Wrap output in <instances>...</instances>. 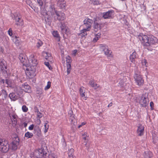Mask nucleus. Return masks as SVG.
Returning <instances> with one entry per match:
<instances>
[{"instance_id": "nucleus-1", "label": "nucleus", "mask_w": 158, "mask_h": 158, "mask_svg": "<svg viewBox=\"0 0 158 158\" xmlns=\"http://www.w3.org/2000/svg\"><path fill=\"white\" fill-rule=\"evenodd\" d=\"M28 65L27 67L26 73L30 78H31L35 75V67L38 63L37 60L35 57L34 55L31 53L28 59Z\"/></svg>"}, {"instance_id": "nucleus-2", "label": "nucleus", "mask_w": 158, "mask_h": 158, "mask_svg": "<svg viewBox=\"0 0 158 158\" xmlns=\"http://www.w3.org/2000/svg\"><path fill=\"white\" fill-rule=\"evenodd\" d=\"M49 11L52 15H54L55 20L59 21L63 20L65 18V15L64 13L59 11L56 10L53 5H51L49 7Z\"/></svg>"}, {"instance_id": "nucleus-3", "label": "nucleus", "mask_w": 158, "mask_h": 158, "mask_svg": "<svg viewBox=\"0 0 158 158\" xmlns=\"http://www.w3.org/2000/svg\"><path fill=\"white\" fill-rule=\"evenodd\" d=\"M0 151L3 152H6L8 151V141L6 139L0 138Z\"/></svg>"}, {"instance_id": "nucleus-4", "label": "nucleus", "mask_w": 158, "mask_h": 158, "mask_svg": "<svg viewBox=\"0 0 158 158\" xmlns=\"http://www.w3.org/2000/svg\"><path fill=\"white\" fill-rule=\"evenodd\" d=\"M137 100L139 101L140 104L142 106H146L149 102L148 95L146 94H143L141 97H139Z\"/></svg>"}, {"instance_id": "nucleus-5", "label": "nucleus", "mask_w": 158, "mask_h": 158, "mask_svg": "<svg viewBox=\"0 0 158 158\" xmlns=\"http://www.w3.org/2000/svg\"><path fill=\"white\" fill-rule=\"evenodd\" d=\"M19 138H16L10 144H8V150L9 149L13 151L16 150L17 149L18 146L19 144Z\"/></svg>"}, {"instance_id": "nucleus-6", "label": "nucleus", "mask_w": 158, "mask_h": 158, "mask_svg": "<svg viewBox=\"0 0 158 158\" xmlns=\"http://www.w3.org/2000/svg\"><path fill=\"white\" fill-rule=\"evenodd\" d=\"M138 38L142 43L144 46H149V44L148 43V37L143 34H140L138 35Z\"/></svg>"}, {"instance_id": "nucleus-7", "label": "nucleus", "mask_w": 158, "mask_h": 158, "mask_svg": "<svg viewBox=\"0 0 158 158\" xmlns=\"http://www.w3.org/2000/svg\"><path fill=\"white\" fill-rule=\"evenodd\" d=\"M135 82L139 86L143 85L144 80L142 76L139 73H135L134 76Z\"/></svg>"}, {"instance_id": "nucleus-8", "label": "nucleus", "mask_w": 158, "mask_h": 158, "mask_svg": "<svg viewBox=\"0 0 158 158\" xmlns=\"http://www.w3.org/2000/svg\"><path fill=\"white\" fill-rule=\"evenodd\" d=\"M14 19L15 20V24L18 26L22 27L23 25V21L21 19V16L19 13L15 14L14 15Z\"/></svg>"}, {"instance_id": "nucleus-9", "label": "nucleus", "mask_w": 158, "mask_h": 158, "mask_svg": "<svg viewBox=\"0 0 158 158\" xmlns=\"http://www.w3.org/2000/svg\"><path fill=\"white\" fill-rule=\"evenodd\" d=\"M35 155L38 158H46L48 153L44 152L43 149H39L35 153Z\"/></svg>"}, {"instance_id": "nucleus-10", "label": "nucleus", "mask_w": 158, "mask_h": 158, "mask_svg": "<svg viewBox=\"0 0 158 158\" xmlns=\"http://www.w3.org/2000/svg\"><path fill=\"white\" fill-rule=\"evenodd\" d=\"M19 58L23 65L27 67L28 64L27 63L28 58L26 55L24 53H21L19 54Z\"/></svg>"}, {"instance_id": "nucleus-11", "label": "nucleus", "mask_w": 158, "mask_h": 158, "mask_svg": "<svg viewBox=\"0 0 158 158\" xmlns=\"http://www.w3.org/2000/svg\"><path fill=\"white\" fill-rule=\"evenodd\" d=\"M84 26L86 27L87 30H90L93 21L88 18H86L84 21Z\"/></svg>"}, {"instance_id": "nucleus-12", "label": "nucleus", "mask_w": 158, "mask_h": 158, "mask_svg": "<svg viewBox=\"0 0 158 158\" xmlns=\"http://www.w3.org/2000/svg\"><path fill=\"white\" fill-rule=\"evenodd\" d=\"M66 59L67 67V72L68 74H69L70 73L71 69V63L72 60L71 57L69 56H68L66 57Z\"/></svg>"}, {"instance_id": "nucleus-13", "label": "nucleus", "mask_w": 158, "mask_h": 158, "mask_svg": "<svg viewBox=\"0 0 158 158\" xmlns=\"http://www.w3.org/2000/svg\"><path fill=\"white\" fill-rule=\"evenodd\" d=\"M147 62L146 60L144 59L142 60L141 62V67L143 68V70L145 72V74L146 77H147V76L148 74V71L147 68Z\"/></svg>"}, {"instance_id": "nucleus-14", "label": "nucleus", "mask_w": 158, "mask_h": 158, "mask_svg": "<svg viewBox=\"0 0 158 158\" xmlns=\"http://www.w3.org/2000/svg\"><path fill=\"white\" fill-rule=\"evenodd\" d=\"M144 126L141 124H139L137 127L136 132L138 135L141 136L143 135L144 133Z\"/></svg>"}, {"instance_id": "nucleus-15", "label": "nucleus", "mask_w": 158, "mask_h": 158, "mask_svg": "<svg viewBox=\"0 0 158 158\" xmlns=\"http://www.w3.org/2000/svg\"><path fill=\"white\" fill-rule=\"evenodd\" d=\"M157 42V40L156 37L152 35L148 37V43L149 44V46L156 43Z\"/></svg>"}, {"instance_id": "nucleus-16", "label": "nucleus", "mask_w": 158, "mask_h": 158, "mask_svg": "<svg viewBox=\"0 0 158 158\" xmlns=\"http://www.w3.org/2000/svg\"><path fill=\"white\" fill-rule=\"evenodd\" d=\"M114 13L113 10H109L103 13V17L105 19L110 18Z\"/></svg>"}, {"instance_id": "nucleus-17", "label": "nucleus", "mask_w": 158, "mask_h": 158, "mask_svg": "<svg viewBox=\"0 0 158 158\" xmlns=\"http://www.w3.org/2000/svg\"><path fill=\"white\" fill-rule=\"evenodd\" d=\"M88 136L86 135L85 136H83V139L84 140L82 144L85 145L86 148L88 150L90 146V143L88 142Z\"/></svg>"}, {"instance_id": "nucleus-18", "label": "nucleus", "mask_w": 158, "mask_h": 158, "mask_svg": "<svg viewBox=\"0 0 158 158\" xmlns=\"http://www.w3.org/2000/svg\"><path fill=\"white\" fill-rule=\"evenodd\" d=\"M21 88L26 92L30 93L31 92L30 87L27 83L22 85Z\"/></svg>"}, {"instance_id": "nucleus-19", "label": "nucleus", "mask_w": 158, "mask_h": 158, "mask_svg": "<svg viewBox=\"0 0 158 158\" xmlns=\"http://www.w3.org/2000/svg\"><path fill=\"white\" fill-rule=\"evenodd\" d=\"M57 5L60 8L65 9L66 4L64 0H59L57 2Z\"/></svg>"}, {"instance_id": "nucleus-20", "label": "nucleus", "mask_w": 158, "mask_h": 158, "mask_svg": "<svg viewBox=\"0 0 158 158\" xmlns=\"http://www.w3.org/2000/svg\"><path fill=\"white\" fill-rule=\"evenodd\" d=\"M61 32L63 33L67 34V27L64 23H60V26Z\"/></svg>"}, {"instance_id": "nucleus-21", "label": "nucleus", "mask_w": 158, "mask_h": 158, "mask_svg": "<svg viewBox=\"0 0 158 158\" xmlns=\"http://www.w3.org/2000/svg\"><path fill=\"white\" fill-rule=\"evenodd\" d=\"M10 116L11 118V120L13 125L15 126L17 123V115L15 114H10Z\"/></svg>"}, {"instance_id": "nucleus-22", "label": "nucleus", "mask_w": 158, "mask_h": 158, "mask_svg": "<svg viewBox=\"0 0 158 158\" xmlns=\"http://www.w3.org/2000/svg\"><path fill=\"white\" fill-rule=\"evenodd\" d=\"M9 97L11 100L14 101L18 99L19 97V96L18 94H16L14 93H10L9 95Z\"/></svg>"}, {"instance_id": "nucleus-23", "label": "nucleus", "mask_w": 158, "mask_h": 158, "mask_svg": "<svg viewBox=\"0 0 158 158\" xmlns=\"http://www.w3.org/2000/svg\"><path fill=\"white\" fill-rule=\"evenodd\" d=\"M89 31V30H87L85 28H84L81 30L80 32L78 34V35L81 38L84 37L87 35V31Z\"/></svg>"}, {"instance_id": "nucleus-24", "label": "nucleus", "mask_w": 158, "mask_h": 158, "mask_svg": "<svg viewBox=\"0 0 158 158\" xmlns=\"http://www.w3.org/2000/svg\"><path fill=\"white\" fill-rule=\"evenodd\" d=\"M70 116L69 120L71 122L72 124H73L74 125H75L77 122V119H76L75 116L73 114H72L71 113Z\"/></svg>"}, {"instance_id": "nucleus-25", "label": "nucleus", "mask_w": 158, "mask_h": 158, "mask_svg": "<svg viewBox=\"0 0 158 158\" xmlns=\"http://www.w3.org/2000/svg\"><path fill=\"white\" fill-rule=\"evenodd\" d=\"M137 57L136 53L134 51L131 54L130 56V59L131 61L133 63H135V59Z\"/></svg>"}, {"instance_id": "nucleus-26", "label": "nucleus", "mask_w": 158, "mask_h": 158, "mask_svg": "<svg viewBox=\"0 0 158 158\" xmlns=\"http://www.w3.org/2000/svg\"><path fill=\"white\" fill-rule=\"evenodd\" d=\"M43 56L47 60L49 61L50 59L52 57L50 54L47 52H44L42 53Z\"/></svg>"}, {"instance_id": "nucleus-27", "label": "nucleus", "mask_w": 158, "mask_h": 158, "mask_svg": "<svg viewBox=\"0 0 158 158\" xmlns=\"http://www.w3.org/2000/svg\"><path fill=\"white\" fill-rule=\"evenodd\" d=\"M2 82L4 83L5 82L6 84L7 85V87H11L12 85V81L10 79H6L5 80L2 79L1 81Z\"/></svg>"}, {"instance_id": "nucleus-28", "label": "nucleus", "mask_w": 158, "mask_h": 158, "mask_svg": "<svg viewBox=\"0 0 158 158\" xmlns=\"http://www.w3.org/2000/svg\"><path fill=\"white\" fill-rule=\"evenodd\" d=\"M74 150L73 148L70 149L68 151V155L69 158H76V157L73 156Z\"/></svg>"}, {"instance_id": "nucleus-29", "label": "nucleus", "mask_w": 158, "mask_h": 158, "mask_svg": "<svg viewBox=\"0 0 158 158\" xmlns=\"http://www.w3.org/2000/svg\"><path fill=\"white\" fill-rule=\"evenodd\" d=\"M108 46L105 44H100L99 45V48L101 51H104L108 50Z\"/></svg>"}, {"instance_id": "nucleus-30", "label": "nucleus", "mask_w": 158, "mask_h": 158, "mask_svg": "<svg viewBox=\"0 0 158 158\" xmlns=\"http://www.w3.org/2000/svg\"><path fill=\"white\" fill-rule=\"evenodd\" d=\"M89 84L91 86L93 87L94 89H96L99 87V85H98L96 83H94L92 81H89Z\"/></svg>"}, {"instance_id": "nucleus-31", "label": "nucleus", "mask_w": 158, "mask_h": 158, "mask_svg": "<svg viewBox=\"0 0 158 158\" xmlns=\"http://www.w3.org/2000/svg\"><path fill=\"white\" fill-rule=\"evenodd\" d=\"M101 34L100 33H98L95 35V37L93 39V41L94 42H96L101 37Z\"/></svg>"}, {"instance_id": "nucleus-32", "label": "nucleus", "mask_w": 158, "mask_h": 158, "mask_svg": "<svg viewBox=\"0 0 158 158\" xmlns=\"http://www.w3.org/2000/svg\"><path fill=\"white\" fill-rule=\"evenodd\" d=\"M152 139L154 143H157L158 142V138L157 135L155 133L152 134Z\"/></svg>"}, {"instance_id": "nucleus-33", "label": "nucleus", "mask_w": 158, "mask_h": 158, "mask_svg": "<svg viewBox=\"0 0 158 158\" xmlns=\"http://www.w3.org/2000/svg\"><path fill=\"white\" fill-rule=\"evenodd\" d=\"M152 156V153L150 151L145 152V155L144 156L145 158H151Z\"/></svg>"}, {"instance_id": "nucleus-34", "label": "nucleus", "mask_w": 158, "mask_h": 158, "mask_svg": "<svg viewBox=\"0 0 158 158\" xmlns=\"http://www.w3.org/2000/svg\"><path fill=\"white\" fill-rule=\"evenodd\" d=\"M104 54L108 57L111 56V52L108 48V50H105L104 51Z\"/></svg>"}, {"instance_id": "nucleus-35", "label": "nucleus", "mask_w": 158, "mask_h": 158, "mask_svg": "<svg viewBox=\"0 0 158 158\" xmlns=\"http://www.w3.org/2000/svg\"><path fill=\"white\" fill-rule=\"evenodd\" d=\"M33 136V134L28 131L26 132L25 134V136L27 138H31Z\"/></svg>"}, {"instance_id": "nucleus-36", "label": "nucleus", "mask_w": 158, "mask_h": 158, "mask_svg": "<svg viewBox=\"0 0 158 158\" xmlns=\"http://www.w3.org/2000/svg\"><path fill=\"white\" fill-rule=\"evenodd\" d=\"M0 66H2V67H5V61L3 59H0Z\"/></svg>"}, {"instance_id": "nucleus-37", "label": "nucleus", "mask_w": 158, "mask_h": 158, "mask_svg": "<svg viewBox=\"0 0 158 158\" xmlns=\"http://www.w3.org/2000/svg\"><path fill=\"white\" fill-rule=\"evenodd\" d=\"M48 122L47 121V123H45V124L44 125V132L45 133L47 132L48 131V130L49 128V125L48 124Z\"/></svg>"}, {"instance_id": "nucleus-38", "label": "nucleus", "mask_w": 158, "mask_h": 158, "mask_svg": "<svg viewBox=\"0 0 158 158\" xmlns=\"http://www.w3.org/2000/svg\"><path fill=\"white\" fill-rule=\"evenodd\" d=\"M43 44V42L41 40H39L37 41L36 46L38 48H39L42 46Z\"/></svg>"}, {"instance_id": "nucleus-39", "label": "nucleus", "mask_w": 158, "mask_h": 158, "mask_svg": "<svg viewBox=\"0 0 158 158\" xmlns=\"http://www.w3.org/2000/svg\"><path fill=\"white\" fill-rule=\"evenodd\" d=\"M53 36L55 37L58 38L59 37V35L57 31H54L52 33Z\"/></svg>"}, {"instance_id": "nucleus-40", "label": "nucleus", "mask_w": 158, "mask_h": 158, "mask_svg": "<svg viewBox=\"0 0 158 158\" xmlns=\"http://www.w3.org/2000/svg\"><path fill=\"white\" fill-rule=\"evenodd\" d=\"M51 86V82L48 81L47 82V85L44 88V89L45 90H47L49 89Z\"/></svg>"}, {"instance_id": "nucleus-41", "label": "nucleus", "mask_w": 158, "mask_h": 158, "mask_svg": "<svg viewBox=\"0 0 158 158\" xmlns=\"http://www.w3.org/2000/svg\"><path fill=\"white\" fill-rule=\"evenodd\" d=\"M22 109L23 111L24 112H26L28 110V108L25 105H23L22 107Z\"/></svg>"}, {"instance_id": "nucleus-42", "label": "nucleus", "mask_w": 158, "mask_h": 158, "mask_svg": "<svg viewBox=\"0 0 158 158\" xmlns=\"http://www.w3.org/2000/svg\"><path fill=\"white\" fill-rule=\"evenodd\" d=\"M92 3L94 5H98L100 4V2L99 0H92Z\"/></svg>"}, {"instance_id": "nucleus-43", "label": "nucleus", "mask_w": 158, "mask_h": 158, "mask_svg": "<svg viewBox=\"0 0 158 158\" xmlns=\"http://www.w3.org/2000/svg\"><path fill=\"white\" fill-rule=\"evenodd\" d=\"M80 94H81L82 93H85V89L84 87H81L80 89L79 90Z\"/></svg>"}, {"instance_id": "nucleus-44", "label": "nucleus", "mask_w": 158, "mask_h": 158, "mask_svg": "<svg viewBox=\"0 0 158 158\" xmlns=\"http://www.w3.org/2000/svg\"><path fill=\"white\" fill-rule=\"evenodd\" d=\"M34 131H35V133H36V132H37V134L40 133V129L39 127H35L34 129Z\"/></svg>"}, {"instance_id": "nucleus-45", "label": "nucleus", "mask_w": 158, "mask_h": 158, "mask_svg": "<svg viewBox=\"0 0 158 158\" xmlns=\"http://www.w3.org/2000/svg\"><path fill=\"white\" fill-rule=\"evenodd\" d=\"M44 64L47 66L50 70L52 69V68L50 66L49 63L48 62H45L44 63Z\"/></svg>"}, {"instance_id": "nucleus-46", "label": "nucleus", "mask_w": 158, "mask_h": 158, "mask_svg": "<svg viewBox=\"0 0 158 158\" xmlns=\"http://www.w3.org/2000/svg\"><path fill=\"white\" fill-rule=\"evenodd\" d=\"M82 98L84 100H86L87 97L85 95V93H82L81 94H80Z\"/></svg>"}, {"instance_id": "nucleus-47", "label": "nucleus", "mask_w": 158, "mask_h": 158, "mask_svg": "<svg viewBox=\"0 0 158 158\" xmlns=\"http://www.w3.org/2000/svg\"><path fill=\"white\" fill-rule=\"evenodd\" d=\"M119 85H118L121 87H123L124 86V83L123 82V81L122 80L119 82Z\"/></svg>"}, {"instance_id": "nucleus-48", "label": "nucleus", "mask_w": 158, "mask_h": 158, "mask_svg": "<svg viewBox=\"0 0 158 158\" xmlns=\"http://www.w3.org/2000/svg\"><path fill=\"white\" fill-rule=\"evenodd\" d=\"M8 34L10 36H12L13 35L12 31L11 28H10L8 31Z\"/></svg>"}, {"instance_id": "nucleus-49", "label": "nucleus", "mask_w": 158, "mask_h": 158, "mask_svg": "<svg viewBox=\"0 0 158 158\" xmlns=\"http://www.w3.org/2000/svg\"><path fill=\"white\" fill-rule=\"evenodd\" d=\"M37 116L38 118H40L42 117L43 116V114L41 113L38 112L37 113Z\"/></svg>"}, {"instance_id": "nucleus-50", "label": "nucleus", "mask_w": 158, "mask_h": 158, "mask_svg": "<svg viewBox=\"0 0 158 158\" xmlns=\"http://www.w3.org/2000/svg\"><path fill=\"white\" fill-rule=\"evenodd\" d=\"M77 52V50H74L72 51V55L73 56H75L76 55V54Z\"/></svg>"}, {"instance_id": "nucleus-51", "label": "nucleus", "mask_w": 158, "mask_h": 158, "mask_svg": "<svg viewBox=\"0 0 158 158\" xmlns=\"http://www.w3.org/2000/svg\"><path fill=\"white\" fill-rule=\"evenodd\" d=\"M34 125L33 124L31 125L28 127V129L30 130H32L33 129Z\"/></svg>"}, {"instance_id": "nucleus-52", "label": "nucleus", "mask_w": 158, "mask_h": 158, "mask_svg": "<svg viewBox=\"0 0 158 158\" xmlns=\"http://www.w3.org/2000/svg\"><path fill=\"white\" fill-rule=\"evenodd\" d=\"M37 2L40 6H42L43 3L42 0H37Z\"/></svg>"}, {"instance_id": "nucleus-53", "label": "nucleus", "mask_w": 158, "mask_h": 158, "mask_svg": "<svg viewBox=\"0 0 158 158\" xmlns=\"http://www.w3.org/2000/svg\"><path fill=\"white\" fill-rule=\"evenodd\" d=\"M86 123L85 122H83L81 124H80V125H79L78 126V128H80V127H81L82 126L85 125Z\"/></svg>"}, {"instance_id": "nucleus-54", "label": "nucleus", "mask_w": 158, "mask_h": 158, "mask_svg": "<svg viewBox=\"0 0 158 158\" xmlns=\"http://www.w3.org/2000/svg\"><path fill=\"white\" fill-rule=\"evenodd\" d=\"M150 106L151 107V109L153 110V106H154V103L152 102H151L150 103Z\"/></svg>"}, {"instance_id": "nucleus-55", "label": "nucleus", "mask_w": 158, "mask_h": 158, "mask_svg": "<svg viewBox=\"0 0 158 158\" xmlns=\"http://www.w3.org/2000/svg\"><path fill=\"white\" fill-rule=\"evenodd\" d=\"M38 125H40L41 123V121L40 118L37 119L36 121Z\"/></svg>"}, {"instance_id": "nucleus-56", "label": "nucleus", "mask_w": 158, "mask_h": 158, "mask_svg": "<svg viewBox=\"0 0 158 158\" xmlns=\"http://www.w3.org/2000/svg\"><path fill=\"white\" fill-rule=\"evenodd\" d=\"M100 27L98 23H95V28H99Z\"/></svg>"}, {"instance_id": "nucleus-57", "label": "nucleus", "mask_w": 158, "mask_h": 158, "mask_svg": "<svg viewBox=\"0 0 158 158\" xmlns=\"http://www.w3.org/2000/svg\"><path fill=\"white\" fill-rule=\"evenodd\" d=\"M23 126L24 127H26L27 126V123L25 122L24 123H23Z\"/></svg>"}, {"instance_id": "nucleus-58", "label": "nucleus", "mask_w": 158, "mask_h": 158, "mask_svg": "<svg viewBox=\"0 0 158 158\" xmlns=\"http://www.w3.org/2000/svg\"><path fill=\"white\" fill-rule=\"evenodd\" d=\"M4 51V49L3 48L1 47H0V51L3 52Z\"/></svg>"}, {"instance_id": "nucleus-59", "label": "nucleus", "mask_w": 158, "mask_h": 158, "mask_svg": "<svg viewBox=\"0 0 158 158\" xmlns=\"http://www.w3.org/2000/svg\"><path fill=\"white\" fill-rule=\"evenodd\" d=\"M112 103L111 102L108 105V107H110V106H112Z\"/></svg>"}, {"instance_id": "nucleus-60", "label": "nucleus", "mask_w": 158, "mask_h": 158, "mask_svg": "<svg viewBox=\"0 0 158 158\" xmlns=\"http://www.w3.org/2000/svg\"><path fill=\"white\" fill-rule=\"evenodd\" d=\"M87 135V133L86 132H85L82 135V136H85Z\"/></svg>"}, {"instance_id": "nucleus-61", "label": "nucleus", "mask_w": 158, "mask_h": 158, "mask_svg": "<svg viewBox=\"0 0 158 158\" xmlns=\"http://www.w3.org/2000/svg\"><path fill=\"white\" fill-rule=\"evenodd\" d=\"M4 92L5 93L4 97L5 98L7 96V94H6V91H4Z\"/></svg>"}]
</instances>
